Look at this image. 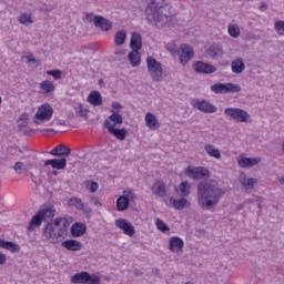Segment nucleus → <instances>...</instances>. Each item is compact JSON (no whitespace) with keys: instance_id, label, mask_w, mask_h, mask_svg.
<instances>
[{"instance_id":"nucleus-1","label":"nucleus","mask_w":284,"mask_h":284,"mask_svg":"<svg viewBox=\"0 0 284 284\" xmlns=\"http://www.w3.org/2000/svg\"><path fill=\"white\" fill-rule=\"evenodd\" d=\"M224 194L225 190L216 181H202L197 184V205L202 210H212L219 205Z\"/></svg>"},{"instance_id":"nucleus-2","label":"nucleus","mask_w":284,"mask_h":284,"mask_svg":"<svg viewBox=\"0 0 284 284\" xmlns=\"http://www.w3.org/2000/svg\"><path fill=\"white\" fill-rule=\"evenodd\" d=\"M145 16L148 21L156 28H165L174 19L172 8L168 3L159 0H151L149 2L145 9Z\"/></svg>"},{"instance_id":"nucleus-3","label":"nucleus","mask_w":284,"mask_h":284,"mask_svg":"<svg viewBox=\"0 0 284 284\" xmlns=\"http://www.w3.org/2000/svg\"><path fill=\"white\" fill-rule=\"evenodd\" d=\"M45 239L53 245L61 243L68 236V220L57 217L53 222H49L43 231Z\"/></svg>"},{"instance_id":"nucleus-4","label":"nucleus","mask_w":284,"mask_h":284,"mask_svg":"<svg viewBox=\"0 0 284 284\" xmlns=\"http://www.w3.org/2000/svg\"><path fill=\"white\" fill-rule=\"evenodd\" d=\"M146 68L154 83H161L163 81V64L154 59V57L150 55L146 58Z\"/></svg>"},{"instance_id":"nucleus-5","label":"nucleus","mask_w":284,"mask_h":284,"mask_svg":"<svg viewBox=\"0 0 284 284\" xmlns=\"http://www.w3.org/2000/svg\"><path fill=\"white\" fill-rule=\"evenodd\" d=\"M184 174L185 176H187L189 179H192L193 181H201L202 179L204 181H207V179H210V170H207L204 166L189 165L184 170Z\"/></svg>"},{"instance_id":"nucleus-6","label":"nucleus","mask_w":284,"mask_h":284,"mask_svg":"<svg viewBox=\"0 0 284 284\" xmlns=\"http://www.w3.org/2000/svg\"><path fill=\"white\" fill-rule=\"evenodd\" d=\"M224 114L236 123H247L250 119V113L241 108H226L224 109Z\"/></svg>"},{"instance_id":"nucleus-7","label":"nucleus","mask_w":284,"mask_h":284,"mask_svg":"<svg viewBox=\"0 0 284 284\" xmlns=\"http://www.w3.org/2000/svg\"><path fill=\"white\" fill-rule=\"evenodd\" d=\"M52 114H54V109H52V105L48 103L40 105L34 115L36 125L40 124L39 121H50V119H52Z\"/></svg>"},{"instance_id":"nucleus-8","label":"nucleus","mask_w":284,"mask_h":284,"mask_svg":"<svg viewBox=\"0 0 284 284\" xmlns=\"http://www.w3.org/2000/svg\"><path fill=\"white\" fill-rule=\"evenodd\" d=\"M71 283L73 284H100L101 278L99 276L92 277L88 272H80L71 276Z\"/></svg>"},{"instance_id":"nucleus-9","label":"nucleus","mask_w":284,"mask_h":284,"mask_svg":"<svg viewBox=\"0 0 284 284\" xmlns=\"http://www.w3.org/2000/svg\"><path fill=\"white\" fill-rule=\"evenodd\" d=\"M179 61L182 65H187L192 59H194V50L190 44H181L178 50Z\"/></svg>"},{"instance_id":"nucleus-10","label":"nucleus","mask_w":284,"mask_h":284,"mask_svg":"<svg viewBox=\"0 0 284 284\" xmlns=\"http://www.w3.org/2000/svg\"><path fill=\"white\" fill-rule=\"evenodd\" d=\"M192 105L193 108H195V110H199L200 112H204L205 114H214V112H216V105L205 100H202V101L193 100Z\"/></svg>"},{"instance_id":"nucleus-11","label":"nucleus","mask_w":284,"mask_h":284,"mask_svg":"<svg viewBox=\"0 0 284 284\" xmlns=\"http://www.w3.org/2000/svg\"><path fill=\"white\" fill-rule=\"evenodd\" d=\"M103 128H105L109 134H113L118 141H125L128 136V130L125 128L116 129L114 125H110V120H104Z\"/></svg>"},{"instance_id":"nucleus-12","label":"nucleus","mask_w":284,"mask_h":284,"mask_svg":"<svg viewBox=\"0 0 284 284\" xmlns=\"http://www.w3.org/2000/svg\"><path fill=\"white\" fill-rule=\"evenodd\" d=\"M115 227H119V230H122V232L126 236H134V234H136V230L134 229V225H132L131 222H129L125 219L115 220Z\"/></svg>"},{"instance_id":"nucleus-13","label":"nucleus","mask_w":284,"mask_h":284,"mask_svg":"<svg viewBox=\"0 0 284 284\" xmlns=\"http://www.w3.org/2000/svg\"><path fill=\"white\" fill-rule=\"evenodd\" d=\"M193 68L197 74H214V72H216V67L203 61H197Z\"/></svg>"},{"instance_id":"nucleus-14","label":"nucleus","mask_w":284,"mask_h":284,"mask_svg":"<svg viewBox=\"0 0 284 284\" xmlns=\"http://www.w3.org/2000/svg\"><path fill=\"white\" fill-rule=\"evenodd\" d=\"M240 183L243 190H254L258 185V179L247 178L245 173L240 174Z\"/></svg>"},{"instance_id":"nucleus-15","label":"nucleus","mask_w":284,"mask_h":284,"mask_svg":"<svg viewBox=\"0 0 284 284\" xmlns=\"http://www.w3.org/2000/svg\"><path fill=\"white\" fill-rule=\"evenodd\" d=\"M151 191L158 199H165V196H168V189L162 181L155 182L154 185L151 186Z\"/></svg>"},{"instance_id":"nucleus-16","label":"nucleus","mask_w":284,"mask_h":284,"mask_svg":"<svg viewBox=\"0 0 284 284\" xmlns=\"http://www.w3.org/2000/svg\"><path fill=\"white\" fill-rule=\"evenodd\" d=\"M93 23H94L95 28H101V30H103V32H108V31L112 30V21L105 19L102 16H95Z\"/></svg>"},{"instance_id":"nucleus-17","label":"nucleus","mask_w":284,"mask_h":284,"mask_svg":"<svg viewBox=\"0 0 284 284\" xmlns=\"http://www.w3.org/2000/svg\"><path fill=\"white\" fill-rule=\"evenodd\" d=\"M185 243L179 236H173L169 240V250L173 253L183 252Z\"/></svg>"},{"instance_id":"nucleus-18","label":"nucleus","mask_w":284,"mask_h":284,"mask_svg":"<svg viewBox=\"0 0 284 284\" xmlns=\"http://www.w3.org/2000/svg\"><path fill=\"white\" fill-rule=\"evenodd\" d=\"M48 165H51L53 170H65V165H68V160L65 158L47 160L44 162V168H48Z\"/></svg>"},{"instance_id":"nucleus-19","label":"nucleus","mask_w":284,"mask_h":284,"mask_svg":"<svg viewBox=\"0 0 284 284\" xmlns=\"http://www.w3.org/2000/svg\"><path fill=\"white\" fill-rule=\"evenodd\" d=\"M206 54L209 59H221L223 57V47L214 43L207 49Z\"/></svg>"},{"instance_id":"nucleus-20","label":"nucleus","mask_w":284,"mask_h":284,"mask_svg":"<svg viewBox=\"0 0 284 284\" xmlns=\"http://www.w3.org/2000/svg\"><path fill=\"white\" fill-rule=\"evenodd\" d=\"M52 156H70L72 150L63 144L57 145L53 150L50 151Z\"/></svg>"},{"instance_id":"nucleus-21","label":"nucleus","mask_w":284,"mask_h":284,"mask_svg":"<svg viewBox=\"0 0 284 284\" xmlns=\"http://www.w3.org/2000/svg\"><path fill=\"white\" fill-rule=\"evenodd\" d=\"M237 163L240 168L250 169L254 168V165H258L261 158H241Z\"/></svg>"},{"instance_id":"nucleus-22","label":"nucleus","mask_w":284,"mask_h":284,"mask_svg":"<svg viewBox=\"0 0 284 284\" xmlns=\"http://www.w3.org/2000/svg\"><path fill=\"white\" fill-rule=\"evenodd\" d=\"M62 247H65L69 252H79L83 247V244L77 240H67L62 242Z\"/></svg>"},{"instance_id":"nucleus-23","label":"nucleus","mask_w":284,"mask_h":284,"mask_svg":"<svg viewBox=\"0 0 284 284\" xmlns=\"http://www.w3.org/2000/svg\"><path fill=\"white\" fill-rule=\"evenodd\" d=\"M0 247L2 250H8L9 252H12V254L21 251V246H19V244L2 239H0Z\"/></svg>"},{"instance_id":"nucleus-24","label":"nucleus","mask_w":284,"mask_h":284,"mask_svg":"<svg viewBox=\"0 0 284 284\" xmlns=\"http://www.w3.org/2000/svg\"><path fill=\"white\" fill-rule=\"evenodd\" d=\"M130 48L138 51L141 50V48H143V38L140 33L133 32L131 34Z\"/></svg>"},{"instance_id":"nucleus-25","label":"nucleus","mask_w":284,"mask_h":284,"mask_svg":"<svg viewBox=\"0 0 284 284\" xmlns=\"http://www.w3.org/2000/svg\"><path fill=\"white\" fill-rule=\"evenodd\" d=\"M88 102L94 106L103 105V98L99 91H92L88 97Z\"/></svg>"},{"instance_id":"nucleus-26","label":"nucleus","mask_w":284,"mask_h":284,"mask_svg":"<svg viewBox=\"0 0 284 284\" xmlns=\"http://www.w3.org/2000/svg\"><path fill=\"white\" fill-rule=\"evenodd\" d=\"M85 231H87V226L83 223H75L71 226V234L73 239L83 236V234H85Z\"/></svg>"},{"instance_id":"nucleus-27","label":"nucleus","mask_w":284,"mask_h":284,"mask_svg":"<svg viewBox=\"0 0 284 284\" xmlns=\"http://www.w3.org/2000/svg\"><path fill=\"white\" fill-rule=\"evenodd\" d=\"M231 70L234 74H243L245 72V62H243V59L234 60L231 63Z\"/></svg>"},{"instance_id":"nucleus-28","label":"nucleus","mask_w":284,"mask_h":284,"mask_svg":"<svg viewBox=\"0 0 284 284\" xmlns=\"http://www.w3.org/2000/svg\"><path fill=\"white\" fill-rule=\"evenodd\" d=\"M174 210H184V207H190L191 203L185 197H181L180 200H175L174 197L170 199Z\"/></svg>"},{"instance_id":"nucleus-29","label":"nucleus","mask_w":284,"mask_h":284,"mask_svg":"<svg viewBox=\"0 0 284 284\" xmlns=\"http://www.w3.org/2000/svg\"><path fill=\"white\" fill-rule=\"evenodd\" d=\"M129 61L132 65V68H138V65H141V53L139 50H133L129 53Z\"/></svg>"},{"instance_id":"nucleus-30","label":"nucleus","mask_w":284,"mask_h":284,"mask_svg":"<svg viewBox=\"0 0 284 284\" xmlns=\"http://www.w3.org/2000/svg\"><path fill=\"white\" fill-rule=\"evenodd\" d=\"M43 216L40 213V211H38V213L31 219L30 224H29V230L32 231L34 230V227H40L41 223H43Z\"/></svg>"},{"instance_id":"nucleus-31","label":"nucleus","mask_w":284,"mask_h":284,"mask_svg":"<svg viewBox=\"0 0 284 284\" xmlns=\"http://www.w3.org/2000/svg\"><path fill=\"white\" fill-rule=\"evenodd\" d=\"M105 121H109L110 125H113V128H116V125H123V116L119 113H112L109 115V119H105Z\"/></svg>"},{"instance_id":"nucleus-32","label":"nucleus","mask_w":284,"mask_h":284,"mask_svg":"<svg viewBox=\"0 0 284 284\" xmlns=\"http://www.w3.org/2000/svg\"><path fill=\"white\" fill-rule=\"evenodd\" d=\"M145 123L148 128H150V130H154V128H159V120L156 119V115L152 113H146Z\"/></svg>"},{"instance_id":"nucleus-33","label":"nucleus","mask_w":284,"mask_h":284,"mask_svg":"<svg viewBox=\"0 0 284 284\" xmlns=\"http://www.w3.org/2000/svg\"><path fill=\"white\" fill-rule=\"evenodd\" d=\"M42 94H50L54 90V83L50 80H44L40 84Z\"/></svg>"},{"instance_id":"nucleus-34","label":"nucleus","mask_w":284,"mask_h":284,"mask_svg":"<svg viewBox=\"0 0 284 284\" xmlns=\"http://www.w3.org/2000/svg\"><path fill=\"white\" fill-rule=\"evenodd\" d=\"M211 92H214V94H227L226 83H215L211 85Z\"/></svg>"},{"instance_id":"nucleus-35","label":"nucleus","mask_w":284,"mask_h":284,"mask_svg":"<svg viewBox=\"0 0 284 284\" xmlns=\"http://www.w3.org/2000/svg\"><path fill=\"white\" fill-rule=\"evenodd\" d=\"M205 152L209 156H213V159H221V151L212 144H207L204 146Z\"/></svg>"},{"instance_id":"nucleus-36","label":"nucleus","mask_w":284,"mask_h":284,"mask_svg":"<svg viewBox=\"0 0 284 284\" xmlns=\"http://www.w3.org/2000/svg\"><path fill=\"white\" fill-rule=\"evenodd\" d=\"M129 207H130V202H128V200H125V197H123V195H121L116 200L118 212H125V210H128Z\"/></svg>"},{"instance_id":"nucleus-37","label":"nucleus","mask_w":284,"mask_h":284,"mask_svg":"<svg viewBox=\"0 0 284 284\" xmlns=\"http://www.w3.org/2000/svg\"><path fill=\"white\" fill-rule=\"evenodd\" d=\"M176 192H180V196H190V183L186 181L182 182L178 186Z\"/></svg>"},{"instance_id":"nucleus-38","label":"nucleus","mask_w":284,"mask_h":284,"mask_svg":"<svg viewBox=\"0 0 284 284\" xmlns=\"http://www.w3.org/2000/svg\"><path fill=\"white\" fill-rule=\"evenodd\" d=\"M40 214H42V219L44 221H52V219H54V210L53 209H42L39 211Z\"/></svg>"},{"instance_id":"nucleus-39","label":"nucleus","mask_w":284,"mask_h":284,"mask_svg":"<svg viewBox=\"0 0 284 284\" xmlns=\"http://www.w3.org/2000/svg\"><path fill=\"white\" fill-rule=\"evenodd\" d=\"M126 34L124 31H118L114 37L115 45H123L125 43Z\"/></svg>"},{"instance_id":"nucleus-40","label":"nucleus","mask_w":284,"mask_h":284,"mask_svg":"<svg viewBox=\"0 0 284 284\" xmlns=\"http://www.w3.org/2000/svg\"><path fill=\"white\" fill-rule=\"evenodd\" d=\"M19 23H22V26H28V23H33L32 16L29 13H22L18 17Z\"/></svg>"},{"instance_id":"nucleus-41","label":"nucleus","mask_w":284,"mask_h":284,"mask_svg":"<svg viewBox=\"0 0 284 284\" xmlns=\"http://www.w3.org/2000/svg\"><path fill=\"white\" fill-rule=\"evenodd\" d=\"M241 87L232 82L226 83V94L241 92Z\"/></svg>"},{"instance_id":"nucleus-42","label":"nucleus","mask_w":284,"mask_h":284,"mask_svg":"<svg viewBox=\"0 0 284 284\" xmlns=\"http://www.w3.org/2000/svg\"><path fill=\"white\" fill-rule=\"evenodd\" d=\"M85 187H87L88 192H90L91 194H94V192H98V190H99V183L92 182V181H87Z\"/></svg>"},{"instance_id":"nucleus-43","label":"nucleus","mask_w":284,"mask_h":284,"mask_svg":"<svg viewBox=\"0 0 284 284\" xmlns=\"http://www.w3.org/2000/svg\"><path fill=\"white\" fill-rule=\"evenodd\" d=\"M122 197L130 203L131 201H134L136 199V194H134V191L132 190H125L122 192Z\"/></svg>"},{"instance_id":"nucleus-44","label":"nucleus","mask_w":284,"mask_h":284,"mask_svg":"<svg viewBox=\"0 0 284 284\" xmlns=\"http://www.w3.org/2000/svg\"><path fill=\"white\" fill-rule=\"evenodd\" d=\"M155 225H156L158 230H160V232H163V233L170 232V227L161 219H156Z\"/></svg>"},{"instance_id":"nucleus-45","label":"nucleus","mask_w":284,"mask_h":284,"mask_svg":"<svg viewBox=\"0 0 284 284\" xmlns=\"http://www.w3.org/2000/svg\"><path fill=\"white\" fill-rule=\"evenodd\" d=\"M229 34L236 39L241 34V30L236 26H229Z\"/></svg>"},{"instance_id":"nucleus-46","label":"nucleus","mask_w":284,"mask_h":284,"mask_svg":"<svg viewBox=\"0 0 284 284\" xmlns=\"http://www.w3.org/2000/svg\"><path fill=\"white\" fill-rule=\"evenodd\" d=\"M47 74L49 77H53V79L55 81H59V79H61V74H63V72L59 69H55V70L47 71Z\"/></svg>"},{"instance_id":"nucleus-47","label":"nucleus","mask_w":284,"mask_h":284,"mask_svg":"<svg viewBox=\"0 0 284 284\" xmlns=\"http://www.w3.org/2000/svg\"><path fill=\"white\" fill-rule=\"evenodd\" d=\"M90 111L88 109H83V105L79 104L77 108V113L79 114V116H81L82 119H85L88 116V113Z\"/></svg>"},{"instance_id":"nucleus-48","label":"nucleus","mask_w":284,"mask_h":284,"mask_svg":"<svg viewBox=\"0 0 284 284\" xmlns=\"http://www.w3.org/2000/svg\"><path fill=\"white\" fill-rule=\"evenodd\" d=\"M82 203H83V200H81L79 197H71L69 200V205H74L78 209L81 207Z\"/></svg>"},{"instance_id":"nucleus-49","label":"nucleus","mask_w":284,"mask_h":284,"mask_svg":"<svg viewBox=\"0 0 284 284\" xmlns=\"http://www.w3.org/2000/svg\"><path fill=\"white\" fill-rule=\"evenodd\" d=\"M38 10H39V12H52V10H54V6H52V4H43Z\"/></svg>"},{"instance_id":"nucleus-50","label":"nucleus","mask_w":284,"mask_h":284,"mask_svg":"<svg viewBox=\"0 0 284 284\" xmlns=\"http://www.w3.org/2000/svg\"><path fill=\"white\" fill-rule=\"evenodd\" d=\"M79 210H82V212H84L85 214L92 213V209H90V205H88V203L82 202V205H80Z\"/></svg>"},{"instance_id":"nucleus-51","label":"nucleus","mask_w":284,"mask_h":284,"mask_svg":"<svg viewBox=\"0 0 284 284\" xmlns=\"http://www.w3.org/2000/svg\"><path fill=\"white\" fill-rule=\"evenodd\" d=\"M14 172H19L20 170H23V162H16L13 165Z\"/></svg>"},{"instance_id":"nucleus-52","label":"nucleus","mask_w":284,"mask_h":284,"mask_svg":"<svg viewBox=\"0 0 284 284\" xmlns=\"http://www.w3.org/2000/svg\"><path fill=\"white\" fill-rule=\"evenodd\" d=\"M90 203H92L93 205L101 206V202L99 201V197H97V196H91Z\"/></svg>"},{"instance_id":"nucleus-53","label":"nucleus","mask_w":284,"mask_h":284,"mask_svg":"<svg viewBox=\"0 0 284 284\" xmlns=\"http://www.w3.org/2000/svg\"><path fill=\"white\" fill-rule=\"evenodd\" d=\"M28 63H37V58L33 54L27 55Z\"/></svg>"},{"instance_id":"nucleus-54","label":"nucleus","mask_w":284,"mask_h":284,"mask_svg":"<svg viewBox=\"0 0 284 284\" xmlns=\"http://www.w3.org/2000/svg\"><path fill=\"white\" fill-rule=\"evenodd\" d=\"M6 261H7L6 254L0 252V265H6Z\"/></svg>"},{"instance_id":"nucleus-55","label":"nucleus","mask_w":284,"mask_h":284,"mask_svg":"<svg viewBox=\"0 0 284 284\" xmlns=\"http://www.w3.org/2000/svg\"><path fill=\"white\" fill-rule=\"evenodd\" d=\"M112 108H113V110H121L123 108V105H121V103H119V102H114V103H112Z\"/></svg>"},{"instance_id":"nucleus-56","label":"nucleus","mask_w":284,"mask_h":284,"mask_svg":"<svg viewBox=\"0 0 284 284\" xmlns=\"http://www.w3.org/2000/svg\"><path fill=\"white\" fill-rule=\"evenodd\" d=\"M114 54L123 57V55H125V51L123 49H118V50H115Z\"/></svg>"},{"instance_id":"nucleus-57","label":"nucleus","mask_w":284,"mask_h":284,"mask_svg":"<svg viewBox=\"0 0 284 284\" xmlns=\"http://www.w3.org/2000/svg\"><path fill=\"white\" fill-rule=\"evenodd\" d=\"M260 10H267V4L265 2H262L260 6Z\"/></svg>"},{"instance_id":"nucleus-58","label":"nucleus","mask_w":284,"mask_h":284,"mask_svg":"<svg viewBox=\"0 0 284 284\" xmlns=\"http://www.w3.org/2000/svg\"><path fill=\"white\" fill-rule=\"evenodd\" d=\"M255 205H257V207L261 210L263 207V205L261 204V201H255Z\"/></svg>"},{"instance_id":"nucleus-59","label":"nucleus","mask_w":284,"mask_h":284,"mask_svg":"<svg viewBox=\"0 0 284 284\" xmlns=\"http://www.w3.org/2000/svg\"><path fill=\"white\" fill-rule=\"evenodd\" d=\"M278 181H280V184H281V185H284V176L278 178Z\"/></svg>"},{"instance_id":"nucleus-60","label":"nucleus","mask_w":284,"mask_h":284,"mask_svg":"<svg viewBox=\"0 0 284 284\" xmlns=\"http://www.w3.org/2000/svg\"><path fill=\"white\" fill-rule=\"evenodd\" d=\"M135 276H141V271L136 270L135 271Z\"/></svg>"},{"instance_id":"nucleus-61","label":"nucleus","mask_w":284,"mask_h":284,"mask_svg":"<svg viewBox=\"0 0 284 284\" xmlns=\"http://www.w3.org/2000/svg\"><path fill=\"white\" fill-rule=\"evenodd\" d=\"M57 174H59V172H57V171H53V175H54V176H57Z\"/></svg>"},{"instance_id":"nucleus-62","label":"nucleus","mask_w":284,"mask_h":284,"mask_svg":"<svg viewBox=\"0 0 284 284\" xmlns=\"http://www.w3.org/2000/svg\"><path fill=\"white\" fill-rule=\"evenodd\" d=\"M44 132H52V130H50V129H47V130H44Z\"/></svg>"},{"instance_id":"nucleus-63","label":"nucleus","mask_w":284,"mask_h":284,"mask_svg":"<svg viewBox=\"0 0 284 284\" xmlns=\"http://www.w3.org/2000/svg\"><path fill=\"white\" fill-rule=\"evenodd\" d=\"M99 83H103V80H100Z\"/></svg>"},{"instance_id":"nucleus-64","label":"nucleus","mask_w":284,"mask_h":284,"mask_svg":"<svg viewBox=\"0 0 284 284\" xmlns=\"http://www.w3.org/2000/svg\"><path fill=\"white\" fill-rule=\"evenodd\" d=\"M19 152H23V151H21V149H19Z\"/></svg>"}]
</instances>
